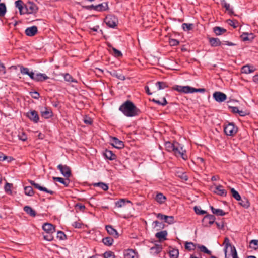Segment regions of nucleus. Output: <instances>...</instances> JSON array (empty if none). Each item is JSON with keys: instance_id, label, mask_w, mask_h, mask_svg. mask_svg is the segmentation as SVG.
<instances>
[{"instance_id": "nucleus-36", "label": "nucleus", "mask_w": 258, "mask_h": 258, "mask_svg": "<svg viewBox=\"0 0 258 258\" xmlns=\"http://www.w3.org/2000/svg\"><path fill=\"white\" fill-rule=\"evenodd\" d=\"M213 32L218 36L226 32L227 30L219 26H215L213 28Z\"/></svg>"}, {"instance_id": "nucleus-56", "label": "nucleus", "mask_w": 258, "mask_h": 258, "mask_svg": "<svg viewBox=\"0 0 258 258\" xmlns=\"http://www.w3.org/2000/svg\"><path fill=\"white\" fill-rule=\"evenodd\" d=\"M189 93H195V92L204 93L205 92L206 90L204 88L196 89V88H192V87L189 86Z\"/></svg>"}, {"instance_id": "nucleus-45", "label": "nucleus", "mask_w": 258, "mask_h": 258, "mask_svg": "<svg viewBox=\"0 0 258 258\" xmlns=\"http://www.w3.org/2000/svg\"><path fill=\"white\" fill-rule=\"evenodd\" d=\"M93 186L99 187L104 191H107L109 188L108 185L107 184L102 182L94 183Z\"/></svg>"}, {"instance_id": "nucleus-39", "label": "nucleus", "mask_w": 258, "mask_h": 258, "mask_svg": "<svg viewBox=\"0 0 258 258\" xmlns=\"http://www.w3.org/2000/svg\"><path fill=\"white\" fill-rule=\"evenodd\" d=\"M239 204L245 208H248L250 206V202L249 200L245 197L241 198V200L239 201Z\"/></svg>"}, {"instance_id": "nucleus-41", "label": "nucleus", "mask_w": 258, "mask_h": 258, "mask_svg": "<svg viewBox=\"0 0 258 258\" xmlns=\"http://www.w3.org/2000/svg\"><path fill=\"white\" fill-rule=\"evenodd\" d=\"M175 145V142L171 143V142L168 141L165 143V147L166 150L168 152H171L174 149V146Z\"/></svg>"}, {"instance_id": "nucleus-48", "label": "nucleus", "mask_w": 258, "mask_h": 258, "mask_svg": "<svg viewBox=\"0 0 258 258\" xmlns=\"http://www.w3.org/2000/svg\"><path fill=\"white\" fill-rule=\"evenodd\" d=\"M185 248L188 251L194 250L196 248V245L191 242H186Z\"/></svg>"}, {"instance_id": "nucleus-16", "label": "nucleus", "mask_w": 258, "mask_h": 258, "mask_svg": "<svg viewBox=\"0 0 258 258\" xmlns=\"http://www.w3.org/2000/svg\"><path fill=\"white\" fill-rule=\"evenodd\" d=\"M38 32V29L37 26H33L30 27H28L26 29L25 33L28 36H34Z\"/></svg>"}, {"instance_id": "nucleus-23", "label": "nucleus", "mask_w": 258, "mask_h": 258, "mask_svg": "<svg viewBox=\"0 0 258 258\" xmlns=\"http://www.w3.org/2000/svg\"><path fill=\"white\" fill-rule=\"evenodd\" d=\"M214 192L220 196L225 197L227 195L226 190L223 188V186L221 185L216 186Z\"/></svg>"}, {"instance_id": "nucleus-11", "label": "nucleus", "mask_w": 258, "mask_h": 258, "mask_svg": "<svg viewBox=\"0 0 258 258\" xmlns=\"http://www.w3.org/2000/svg\"><path fill=\"white\" fill-rule=\"evenodd\" d=\"M26 116L34 123H38L39 120L38 114L35 110H30L27 113Z\"/></svg>"}, {"instance_id": "nucleus-46", "label": "nucleus", "mask_w": 258, "mask_h": 258, "mask_svg": "<svg viewBox=\"0 0 258 258\" xmlns=\"http://www.w3.org/2000/svg\"><path fill=\"white\" fill-rule=\"evenodd\" d=\"M108 46L109 47H112V49L113 51V55L116 57H121L122 56V54L121 52L118 49H116L114 47H112L110 44H108Z\"/></svg>"}, {"instance_id": "nucleus-52", "label": "nucleus", "mask_w": 258, "mask_h": 258, "mask_svg": "<svg viewBox=\"0 0 258 258\" xmlns=\"http://www.w3.org/2000/svg\"><path fill=\"white\" fill-rule=\"evenodd\" d=\"M176 176L183 181H186L188 178L185 172H177Z\"/></svg>"}, {"instance_id": "nucleus-47", "label": "nucleus", "mask_w": 258, "mask_h": 258, "mask_svg": "<svg viewBox=\"0 0 258 258\" xmlns=\"http://www.w3.org/2000/svg\"><path fill=\"white\" fill-rule=\"evenodd\" d=\"M54 233L44 232L43 233V238L48 241H51L53 240L54 237L53 234Z\"/></svg>"}, {"instance_id": "nucleus-20", "label": "nucleus", "mask_w": 258, "mask_h": 258, "mask_svg": "<svg viewBox=\"0 0 258 258\" xmlns=\"http://www.w3.org/2000/svg\"><path fill=\"white\" fill-rule=\"evenodd\" d=\"M167 231L166 230H163L156 233L155 234V237L158 239L159 241H163L167 240Z\"/></svg>"}, {"instance_id": "nucleus-14", "label": "nucleus", "mask_w": 258, "mask_h": 258, "mask_svg": "<svg viewBox=\"0 0 258 258\" xmlns=\"http://www.w3.org/2000/svg\"><path fill=\"white\" fill-rule=\"evenodd\" d=\"M240 38L244 42L248 41L251 42L254 39L255 36L252 33L243 32L240 35Z\"/></svg>"}, {"instance_id": "nucleus-57", "label": "nucleus", "mask_w": 258, "mask_h": 258, "mask_svg": "<svg viewBox=\"0 0 258 258\" xmlns=\"http://www.w3.org/2000/svg\"><path fill=\"white\" fill-rule=\"evenodd\" d=\"M194 209L195 213L198 215H201L207 213L206 211L201 210L199 207L195 206Z\"/></svg>"}, {"instance_id": "nucleus-19", "label": "nucleus", "mask_w": 258, "mask_h": 258, "mask_svg": "<svg viewBox=\"0 0 258 258\" xmlns=\"http://www.w3.org/2000/svg\"><path fill=\"white\" fill-rule=\"evenodd\" d=\"M123 254L124 258H138L137 253L132 249L125 250Z\"/></svg>"}, {"instance_id": "nucleus-1", "label": "nucleus", "mask_w": 258, "mask_h": 258, "mask_svg": "<svg viewBox=\"0 0 258 258\" xmlns=\"http://www.w3.org/2000/svg\"><path fill=\"white\" fill-rule=\"evenodd\" d=\"M119 110L128 117L138 116L141 113L140 109L129 100L125 101L119 106Z\"/></svg>"}, {"instance_id": "nucleus-63", "label": "nucleus", "mask_w": 258, "mask_h": 258, "mask_svg": "<svg viewBox=\"0 0 258 258\" xmlns=\"http://www.w3.org/2000/svg\"><path fill=\"white\" fill-rule=\"evenodd\" d=\"M84 122L87 125H91L93 123L92 119L87 116H85L83 119Z\"/></svg>"}, {"instance_id": "nucleus-8", "label": "nucleus", "mask_w": 258, "mask_h": 258, "mask_svg": "<svg viewBox=\"0 0 258 258\" xmlns=\"http://www.w3.org/2000/svg\"><path fill=\"white\" fill-rule=\"evenodd\" d=\"M57 168L60 170L61 173L67 178H69L71 175V168L67 165L59 164L57 166Z\"/></svg>"}, {"instance_id": "nucleus-61", "label": "nucleus", "mask_w": 258, "mask_h": 258, "mask_svg": "<svg viewBox=\"0 0 258 258\" xmlns=\"http://www.w3.org/2000/svg\"><path fill=\"white\" fill-rule=\"evenodd\" d=\"M64 79L66 81L69 82H76V81L74 80L72 76L68 73H66L64 75Z\"/></svg>"}, {"instance_id": "nucleus-34", "label": "nucleus", "mask_w": 258, "mask_h": 258, "mask_svg": "<svg viewBox=\"0 0 258 258\" xmlns=\"http://www.w3.org/2000/svg\"><path fill=\"white\" fill-rule=\"evenodd\" d=\"M255 71V69L253 66L249 65H245L242 67L241 72L242 73L249 74Z\"/></svg>"}, {"instance_id": "nucleus-7", "label": "nucleus", "mask_w": 258, "mask_h": 258, "mask_svg": "<svg viewBox=\"0 0 258 258\" xmlns=\"http://www.w3.org/2000/svg\"><path fill=\"white\" fill-rule=\"evenodd\" d=\"M154 214L156 215L158 218L160 219V220H164L165 222L169 224H172L175 222L174 216H167L162 213H154Z\"/></svg>"}, {"instance_id": "nucleus-18", "label": "nucleus", "mask_w": 258, "mask_h": 258, "mask_svg": "<svg viewBox=\"0 0 258 258\" xmlns=\"http://www.w3.org/2000/svg\"><path fill=\"white\" fill-rule=\"evenodd\" d=\"M42 229L45 232L54 233L55 232V227L49 223H44L42 226Z\"/></svg>"}, {"instance_id": "nucleus-30", "label": "nucleus", "mask_w": 258, "mask_h": 258, "mask_svg": "<svg viewBox=\"0 0 258 258\" xmlns=\"http://www.w3.org/2000/svg\"><path fill=\"white\" fill-rule=\"evenodd\" d=\"M16 7L19 9L20 15L24 14L25 6H23V2L21 0L16 1L15 3Z\"/></svg>"}, {"instance_id": "nucleus-5", "label": "nucleus", "mask_w": 258, "mask_h": 258, "mask_svg": "<svg viewBox=\"0 0 258 258\" xmlns=\"http://www.w3.org/2000/svg\"><path fill=\"white\" fill-rule=\"evenodd\" d=\"M225 134L227 136H233L238 131V127L234 123H229L224 128Z\"/></svg>"}, {"instance_id": "nucleus-15", "label": "nucleus", "mask_w": 258, "mask_h": 258, "mask_svg": "<svg viewBox=\"0 0 258 258\" xmlns=\"http://www.w3.org/2000/svg\"><path fill=\"white\" fill-rule=\"evenodd\" d=\"M40 113L41 116L45 119H49L53 116L52 110L47 107H45L44 110H41Z\"/></svg>"}, {"instance_id": "nucleus-28", "label": "nucleus", "mask_w": 258, "mask_h": 258, "mask_svg": "<svg viewBox=\"0 0 258 258\" xmlns=\"http://www.w3.org/2000/svg\"><path fill=\"white\" fill-rule=\"evenodd\" d=\"M223 244L225 245L224 247V253H225V257L227 258V249L228 247H230V249L231 250V247H235L233 245H232L230 243L229 239L228 237H225L224 238V241L223 242Z\"/></svg>"}, {"instance_id": "nucleus-22", "label": "nucleus", "mask_w": 258, "mask_h": 258, "mask_svg": "<svg viewBox=\"0 0 258 258\" xmlns=\"http://www.w3.org/2000/svg\"><path fill=\"white\" fill-rule=\"evenodd\" d=\"M126 204H131L132 205H133V203H132V202L127 199H120L115 203L116 207L118 208L123 207Z\"/></svg>"}, {"instance_id": "nucleus-35", "label": "nucleus", "mask_w": 258, "mask_h": 258, "mask_svg": "<svg viewBox=\"0 0 258 258\" xmlns=\"http://www.w3.org/2000/svg\"><path fill=\"white\" fill-rule=\"evenodd\" d=\"M221 5L223 7L225 8L229 15H233L234 14L233 9L230 8V5L226 3L225 0H221Z\"/></svg>"}, {"instance_id": "nucleus-32", "label": "nucleus", "mask_w": 258, "mask_h": 258, "mask_svg": "<svg viewBox=\"0 0 258 258\" xmlns=\"http://www.w3.org/2000/svg\"><path fill=\"white\" fill-rule=\"evenodd\" d=\"M24 211L31 217H34L36 215L35 211L29 206H25L24 207Z\"/></svg>"}, {"instance_id": "nucleus-33", "label": "nucleus", "mask_w": 258, "mask_h": 258, "mask_svg": "<svg viewBox=\"0 0 258 258\" xmlns=\"http://www.w3.org/2000/svg\"><path fill=\"white\" fill-rule=\"evenodd\" d=\"M109 9L108 3L104 2L101 4L96 5V11H104Z\"/></svg>"}, {"instance_id": "nucleus-58", "label": "nucleus", "mask_w": 258, "mask_h": 258, "mask_svg": "<svg viewBox=\"0 0 258 258\" xmlns=\"http://www.w3.org/2000/svg\"><path fill=\"white\" fill-rule=\"evenodd\" d=\"M227 22L229 25L232 26L234 28H236L238 26V22L237 20L228 19Z\"/></svg>"}, {"instance_id": "nucleus-21", "label": "nucleus", "mask_w": 258, "mask_h": 258, "mask_svg": "<svg viewBox=\"0 0 258 258\" xmlns=\"http://www.w3.org/2000/svg\"><path fill=\"white\" fill-rule=\"evenodd\" d=\"M209 42L212 47L220 46L222 43L218 38L208 37Z\"/></svg>"}, {"instance_id": "nucleus-51", "label": "nucleus", "mask_w": 258, "mask_h": 258, "mask_svg": "<svg viewBox=\"0 0 258 258\" xmlns=\"http://www.w3.org/2000/svg\"><path fill=\"white\" fill-rule=\"evenodd\" d=\"M150 100L151 101H152V102L155 103L156 104H157L158 105H162V106H165L168 103V102L165 97L163 98L162 101H160L159 100H156L155 99H152V100L150 99Z\"/></svg>"}, {"instance_id": "nucleus-29", "label": "nucleus", "mask_w": 258, "mask_h": 258, "mask_svg": "<svg viewBox=\"0 0 258 258\" xmlns=\"http://www.w3.org/2000/svg\"><path fill=\"white\" fill-rule=\"evenodd\" d=\"M110 75L113 76L117 78L118 79L121 80H124L125 79V76L121 73L120 71H116L113 70L111 72H110Z\"/></svg>"}, {"instance_id": "nucleus-50", "label": "nucleus", "mask_w": 258, "mask_h": 258, "mask_svg": "<svg viewBox=\"0 0 258 258\" xmlns=\"http://www.w3.org/2000/svg\"><path fill=\"white\" fill-rule=\"evenodd\" d=\"M230 191L232 197L235 199L237 201H240L241 200V196L239 194L234 188H231Z\"/></svg>"}, {"instance_id": "nucleus-9", "label": "nucleus", "mask_w": 258, "mask_h": 258, "mask_svg": "<svg viewBox=\"0 0 258 258\" xmlns=\"http://www.w3.org/2000/svg\"><path fill=\"white\" fill-rule=\"evenodd\" d=\"M111 145L115 148L122 149L124 147V143L115 137H111Z\"/></svg>"}, {"instance_id": "nucleus-62", "label": "nucleus", "mask_w": 258, "mask_h": 258, "mask_svg": "<svg viewBox=\"0 0 258 258\" xmlns=\"http://www.w3.org/2000/svg\"><path fill=\"white\" fill-rule=\"evenodd\" d=\"M250 246L251 248L256 249H258V240H252L250 242Z\"/></svg>"}, {"instance_id": "nucleus-60", "label": "nucleus", "mask_w": 258, "mask_h": 258, "mask_svg": "<svg viewBox=\"0 0 258 258\" xmlns=\"http://www.w3.org/2000/svg\"><path fill=\"white\" fill-rule=\"evenodd\" d=\"M12 186H13V184L11 183H9L8 182H7L6 183L4 188H5V190L6 193L10 194H12V191L11 190V188L12 187Z\"/></svg>"}, {"instance_id": "nucleus-64", "label": "nucleus", "mask_w": 258, "mask_h": 258, "mask_svg": "<svg viewBox=\"0 0 258 258\" xmlns=\"http://www.w3.org/2000/svg\"><path fill=\"white\" fill-rule=\"evenodd\" d=\"M18 138L23 141H25L27 140V136L26 133L23 132L19 133Z\"/></svg>"}, {"instance_id": "nucleus-37", "label": "nucleus", "mask_w": 258, "mask_h": 258, "mask_svg": "<svg viewBox=\"0 0 258 258\" xmlns=\"http://www.w3.org/2000/svg\"><path fill=\"white\" fill-rule=\"evenodd\" d=\"M53 179L54 181H56L62 183L66 187H68L70 183V180L68 178H67L66 180H64L63 178L61 177H53Z\"/></svg>"}, {"instance_id": "nucleus-2", "label": "nucleus", "mask_w": 258, "mask_h": 258, "mask_svg": "<svg viewBox=\"0 0 258 258\" xmlns=\"http://www.w3.org/2000/svg\"><path fill=\"white\" fill-rule=\"evenodd\" d=\"M176 157H181L183 160L187 159L186 151L183 150V148L178 142H175L174 150L172 151Z\"/></svg>"}, {"instance_id": "nucleus-54", "label": "nucleus", "mask_w": 258, "mask_h": 258, "mask_svg": "<svg viewBox=\"0 0 258 258\" xmlns=\"http://www.w3.org/2000/svg\"><path fill=\"white\" fill-rule=\"evenodd\" d=\"M7 9L5 3H0V17H4L6 13Z\"/></svg>"}, {"instance_id": "nucleus-59", "label": "nucleus", "mask_w": 258, "mask_h": 258, "mask_svg": "<svg viewBox=\"0 0 258 258\" xmlns=\"http://www.w3.org/2000/svg\"><path fill=\"white\" fill-rule=\"evenodd\" d=\"M104 258H115V256L114 255V252L111 251H108L105 252L104 254Z\"/></svg>"}, {"instance_id": "nucleus-55", "label": "nucleus", "mask_w": 258, "mask_h": 258, "mask_svg": "<svg viewBox=\"0 0 258 258\" xmlns=\"http://www.w3.org/2000/svg\"><path fill=\"white\" fill-rule=\"evenodd\" d=\"M56 238L59 240H64L67 239V235L61 231H58L57 232Z\"/></svg>"}, {"instance_id": "nucleus-10", "label": "nucleus", "mask_w": 258, "mask_h": 258, "mask_svg": "<svg viewBox=\"0 0 258 258\" xmlns=\"http://www.w3.org/2000/svg\"><path fill=\"white\" fill-rule=\"evenodd\" d=\"M29 182L30 183V184L34 187V188L44 192H45L46 193H48L50 195H53L54 194V191L48 190L46 187L41 186L40 185H39L38 183H36L34 181L29 180Z\"/></svg>"}, {"instance_id": "nucleus-25", "label": "nucleus", "mask_w": 258, "mask_h": 258, "mask_svg": "<svg viewBox=\"0 0 258 258\" xmlns=\"http://www.w3.org/2000/svg\"><path fill=\"white\" fill-rule=\"evenodd\" d=\"M104 156L107 159L113 160L116 158V155L112 151L106 149L103 153Z\"/></svg>"}, {"instance_id": "nucleus-27", "label": "nucleus", "mask_w": 258, "mask_h": 258, "mask_svg": "<svg viewBox=\"0 0 258 258\" xmlns=\"http://www.w3.org/2000/svg\"><path fill=\"white\" fill-rule=\"evenodd\" d=\"M162 250V246L161 245L155 244L150 248V253L152 254H157L161 252Z\"/></svg>"}, {"instance_id": "nucleus-4", "label": "nucleus", "mask_w": 258, "mask_h": 258, "mask_svg": "<svg viewBox=\"0 0 258 258\" xmlns=\"http://www.w3.org/2000/svg\"><path fill=\"white\" fill-rule=\"evenodd\" d=\"M104 21L108 27L112 28L117 26L118 23L117 17L113 15H107L105 17Z\"/></svg>"}, {"instance_id": "nucleus-6", "label": "nucleus", "mask_w": 258, "mask_h": 258, "mask_svg": "<svg viewBox=\"0 0 258 258\" xmlns=\"http://www.w3.org/2000/svg\"><path fill=\"white\" fill-rule=\"evenodd\" d=\"M216 218L213 215L207 214L202 220V225L204 227H210L215 221Z\"/></svg>"}, {"instance_id": "nucleus-40", "label": "nucleus", "mask_w": 258, "mask_h": 258, "mask_svg": "<svg viewBox=\"0 0 258 258\" xmlns=\"http://www.w3.org/2000/svg\"><path fill=\"white\" fill-rule=\"evenodd\" d=\"M102 242L105 245L110 246L113 244L114 240L111 237H106L102 239Z\"/></svg>"}, {"instance_id": "nucleus-24", "label": "nucleus", "mask_w": 258, "mask_h": 258, "mask_svg": "<svg viewBox=\"0 0 258 258\" xmlns=\"http://www.w3.org/2000/svg\"><path fill=\"white\" fill-rule=\"evenodd\" d=\"M173 89L179 92H183L185 93H189V86H181L179 85H175L173 87Z\"/></svg>"}, {"instance_id": "nucleus-17", "label": "nucleus", "mask_w": 258, "mask_h": 258, "mask_svg": "<svg viewBox=\"0 0 258 258\" xmlns=\"http://www.w3.org/2000/svg\"><path fill=\"white\" fill-rule=\"evenodd\" d=\"M105 229L109 235L113 236L116 238L119 237L118 233L117 232V230L112 227V226L110 225H106Z\"/></svg>"}, {"instance_id": "nucleus-53", "label": "nucleus", "mask_w": 258, "mask_h": 258, "mask_svg": "<svg viewBox=\"0 0 258 258\" xmlns=\"http://www.w3.org/2000/svg\"><path fill=\"white\" fill-rule=\"evenodd\" d=\"M197 246L201 252H203L206 253L208 255L212 254L211 251L209 250L204 245H201L198 244Z\"/></svg>"}, {"instance_id": "nucleus-26", "label": "nucleus", "mask_w": 258, "mask_h": 258, "mask_svg": "<svg viewBox=\"0 0 258 258\" xmlns=\"http://www.w3.org/2000/svg\"><path fill=\"white\" fill-rule=\"evenodd\" d=\"M49 79V77L47 76L45 74L38 73L36 74L35 76V82H43Z\"/></svg>"}, {"instance_id": "nucleus-49", "label": "nucleus", "mask_w": 258, "mask_h": 258, "mask_svg": "<svg viewBox=\"0 0 258 258\" xmlns=\"http://www.w3.org/2000/svg\"><path fill=\"white\" fill-rule=\"evenodd\" d=\"M182 28L184 31H188L191 30L194 28V24L192 23H183Z\"/></svg>"}, {"instance_id": "nucleus-3", "label": "nucleus", "mask_w": 258, "mask_h": 258, "mask_svg": "<svg viewBox=\"0 0 258 258\" xmlns=\"http://www.w3.org/2000/svg\"><path fill=\"white\" fill-rule=\"evenodd\" d=\"M38 11V7L33 2H28L25 5L24 14H36Z\"/></svg>"}, {"instance_id": "nucleus-13", "label": "nucleus", "mask_w": 258, "mask_h": 258, "mask_svg": "<svg viewBox=\"0 0 258 258\" xmlns=\"http://www.w3.org/2000/svg\"><path fill=\"white\" fill-rule=\"evenodd\" d=\"M213 98L218 102H222L227 99V96L221 92H215L213 95Z\"/></svg>"}, {"instance_id": "nucleus-44", "label": "nucleus", "mask_w": 258, "mask_h": 258, "mask_svg": "<svg viewBox=\"0 0 258 258\" xmlns=\"http://www.w3.org/2000/svg\"><path fill=\"white\" fill-rule=\"evenodd\" d=\"M170 258H178L179 255L178 250L175 248L170 249L169 251Z\"/></svg>"}, {"instance_id": "nucleus-38", "label": "nucleus", "mask_w": 258, "mask_h": 258, "mask_svg": "<svg viewBox=\"0 0 258 258\" xmlns=\"http://www.w3.org/2000/svg\"><path fill=\"white\" fill-rule=\"evenodd\" d=\"M155 200L159 204H163L166 200V197L162 193H158L156 195Z\"/></svg>"}, {"instance_id": "nucleus-31", "label": "nucleus", "mask_w": 258, "mask_h": 258, "mask_svg": "<svg viewBox=\"0 0 258 258\" xmlns=\"http://www.w3.org/2000/svg\"><path fill=\"white\" fill-rule=\"evenodd\" d=\"M210 209L212 213L216 216H224L226 214V213L223 210L220 209H216L214 208L213 206H210Z\"/></svg>"}, {"instance_id": "nucleus-12", "label": "nucleus", "mask_w": 258, "mask_h": 258, "mask_svg": "<svg viewBox=\"0 0 258 258\" xmlns=\"http://www.w3.org/2000/svg\"><path fill=\"white\" fill-rule=\"evenodd\" d=\"M18 67H20V72L22 74L28 75L32 80L35 81L36 74L32 71L30 72L28 68L24 67L22 65H19Z\"/></svg>"}, {"instance_id": "nucleus-43", "label": "nucleus", "mask_w": 258, "mask_h": 258, "mask_svg": "<svg viewBox=\"0 0 258 258\" xmlns=\"http://www.w3.org/2000/svg\"><path fill=\"white\" fill-rule=\"evenodd\" d=\"M24 192L27 196L32 197L34 195V191L32 187L30 186H25L24 187Z\"/></svg>"}, {"instance_id": "nucleus-42", "label": "nucleus", "mask_w": 258, "mask_h": 258, "mask_svg": "<svg viewBox=\"0 0 258 258\" xmlns=\"http://www.w3.org/2000/svg\"><path fill=\"white\" fill-rule=\"evenodd\" d=\"M155 84L158 90H162L169 87L167 83L165 82L158 81Z\"/></svg>"}]
</instances>
